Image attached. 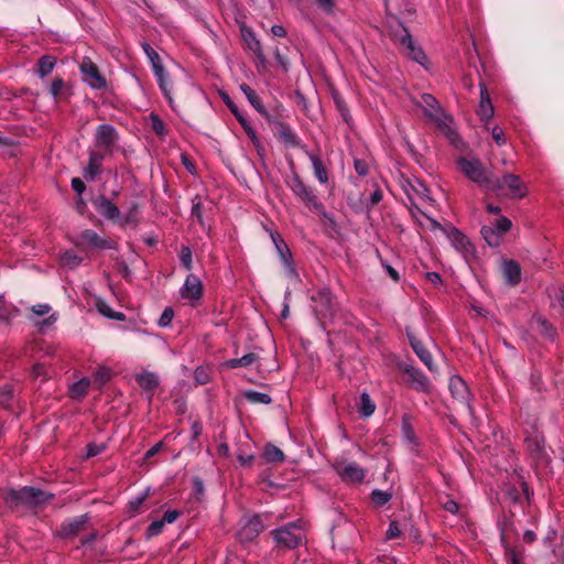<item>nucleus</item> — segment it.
Wrapping results in <instances>:
<instances>
[{
  "label": "nucleus",
  "mask_w": 564,
  "mask_h": 564,
  "mask_svg": "<svg viewBox=\"0 0 564 564\" xmlns=\"http://www.w3.org/2000/svg\"><path fill=\"white\" fill-rule=\"evenodd\" d=\"M50 94L55 100H57L62 95H64L66 98L73 95L72 87L66 85L63 78L59 77L52 80L50 86Z\"/></svg>",
  "instance_id": "473e14b6"
},
{
  "label": "nucleus",
  "mask_w": 564,
  "mask_h": 564,
  "mask_svg": "<svg viewBox=\"0 0 564 564\" xmlns=\"http://www.w3.org/2000/svg\"><path fill=\"white\" fill-rule=\"evenodd\" d=\"M321 12L335 20L337 12L336 0H319V13Z\"/></svg>",
  "instance_id": "8fccbe9b"
},
{
  "label": "nucleus",
  "mask_w": 564,
  "mask_h": 564,
  "mask_svg": "<svg viewBox=\"0 0 564 564\" xmlns=\"http://www.w3.org/2000/svg\"><path fill=\"white\" fill-rule=\"evenodd\" d=\"M354 167H355L356 173L360 176H365L368 174V164L365 160L355 159Z\"/></svg>",
  "instance_id": "338daca9"
},
{
  "label": "nucleus",
  "mask_w": 564,
  "mask_h": 564,
  "mask_svg": "<svg viewBox=\"0 0 564 564\" xmlns=\"http://www.w3.org/2000/svg\"><path fill=\"white\" fill-rule=\"evenodd\" d=\"M142 48L151 62L154 75L161 76V73L165 69L161 62V57H160L159 53L149 43H143Z\"/></svg>",
  "instance_id": "72a5a7b5"
},
{
  "label": "nucleus",
  "mask_w": 564,
  "mask_h": 564,
  "mask_svg": "<svg viewBox=\"0 0 564 564\" xmlns=\"http://www.w3.org/2000/svg\"><path fill=\"white\" fill-rule=\"evenodd\" d=\"M90 380L88 378H83L79 381L73 383L69 390L70 398H80L84 397L89 388Z\"/></svg>",
  "instance_id": "58836bf2"
},
{
  "label": "nucleus",
  "mask_w": 564,
  "mask_h": 564,
  "mask_svg": "<svg viewBox=\"0 0 564 564\" xmlns=\"http://www.w3.org/2000/svg\"><path fill=\"white\" fill-rule=\"evenodd\" d=\"M274 540L280 547L294 549L303 540L304 533L295 523L286 524L273 531Z\"/></svg>",
  "instance_id": "0eeeda50"
},
{
  "label": "nucleus",
  "mask_w": 564,
  "mask_h": 564,
  "mask_svg": "<svg viewBox=\"0 0 564 564\" xmlns=\"http://www.w3.org/2000/svg\"><path fill=\"white\" fill-rule=\"evenodd\" d=\"M321 76H323V78L328 87V90L333 97V100L336 105V108L340 112L344 121L349 123V121L351 119V117L349 115V109H348L347 105L345 104L344 99L341 98L340 94L336 90L334 85L330 83L329 78L325 74H322V69L319 68V77Z\"/></svg>",
  "instance_id": "5701e85b"
},
{
  "label": "nucleus",
  "mask_w": 564,
  "mask_h": 564,
  "mask_svg": "<svg viewBox=\"0 0 564 564\" xmlns=\"http://www.w3.org/2000/svg\"><path fill=\"white\" fill-rule=\"evenodd\" d=\"M511 226H512L511 220L509 218L502 216L496 220V223L494 225V229L498 234H505L508 230H510Z\"/></svg>",
  "instance_id": "bf43d9fd"
},
{
  "label": "nucleus",
  "mask_w": 564,
  "mask_h": 564,
  "mask_svg": "<svg viewBox=\"0 0 564 564\" xmlns=\"http://www.w3.org/2000/svg\"><path fill=\"white\" fill-rule=\"evenodd\" d=\"M264 529V524L259 514L249 518L238 532L241 542L253 541Z\"/></svg>",
  "instance_id": "dca6fc26"
},
{
  "label": "nucleus",
  "mask_w": 564,
  "mask_h": 564,
  "mask_svg": "<svg viewBox=\"0 0 564 564\" xmlns=\"http://www.w3.org/2000/svg\"><path fill=\"white\" fill-rule=\"evenodd\" d=\"M83 80L93 89H102L107 86L106 78L100 74L97 65L88 57H85L80 64Z\"/></svg>",
  "instance_id": "9b49d317"
},
{
  "label": "nucleus",
  "mask_w": 564,
  "mask_h": 564,
  "mask_svg": "<svg viewBox=\"0 0 564 564\" xmlns=\"http://www.w3.org/2000/svg\"><path fill=\"white\" fill-rule=\"evenodd\" d=\"M91 203L96 212L105 219L116 225L120 223L121 212L119 207L116 204H113L108 197H106L105 195H99L93 198Z\"/></svg>",
  "instance_id": "f8f14e48"
},
{
  "label": "nucleus",
  "mask_w": 564,
  "mask_h": 564,
  "mask_svg": "<svg viewBox=\"0 0 564 564\" xmlns=\"http://www.w3.org/2000/svg\"><path fill=\"white\" fill-rule=\"evenodd\" d=\"M319 226L323 227L325 234L328 235L333 240L338 243L341 242V227L333 215H328L326 213H323L322 216L319 215Z\"/></svg>",
  "instance_id": "4be33fe9"
},
{
  "label": "nucleus",
  "mask_w": 564,
  "mask_h": 564,
  "mask_svg": "<svg viewBox=\"0 0 564 564\" xmlns=\"http://www.w3.org/2000/svg\"><path fill=\"white\" fill-rule=\"evenodd\" d=\"M6 505L11 508L35 509L50 502L54 498V494L42 489L24 486L21 489H7L2 494Z\"/></svg>",
  "instance_id": "f03ea898"
},
{
  "label": "nucleus",
  "mask_w": 564,
  "mask_h": 564,
  "mask_svg": "<svg viewBox=\"0 0 564 564\" xmlns=\"http://www.w3.org/2000/svg\"><path fill=\"white\" fill-rule=\"evenodd\" d=\"M14 391L11 384H3L0 387V404L3 406H9L11 400L13 399Z\"/></svg>",
  "instance_id": "603ef678"
},
{
  "label": "nucleus",
  "mask_w": 564,
  "mask_h": 564,
  "mask_svg": "<svg viewBox=\"0 0 564 564\" xmlns=\"http://www.w3.org/2000/svg\"><path fill=\"white\" fill-rule=\"evenodd\" d=\"M500 529V542L505 549L506 557L510 562V564H523L520 560V551L518 547H513L507 541L506 532H507V523L499 524Z\"/></svg>",
  "instance_id": "a878e982"
},
{
  "label": "nucleus",
  "mask_w": 564,
  "mask_h": 564,
  "mask_svg": "<svg viewBox=\"0 0 564 564\" xmlns=\"http://www.w3.org/2000/svg\"><path fill=\"white\" fill-rule=\"evenodd\" d=\"M449 391L452 397L457 400L459 403H462L467 412L473 415L474 414V408L470 403L471 400V393L469 391V388L465 380H463L459 376H454L449 380Z\"/></svg>",
  "instance_id": "9d476101"
},
{
  "label": "nucleus",
  "mask_w": 564,
  "mask_h": 564,
  "mask_svg": "<svg viewBox=\"0 0 564 564\" xmlns=\"http://www.w3.org/2000/svg\"><path fill=\"white\" fill-rule=\"evenodd\" d=\"M382 199V192L381 189L377 188L369 197V199L366 203V207L369 210L371 207L379 204Z\"/></svg>",
  "instance_id": "774afa93"
},
{
  "label": "nucleus",
  "mask_w": 564,
  "mask_h": 564,
  "mask_svg": "<svg viewBox=\"0 0 564 564\" xmlns=\"http://www.w3.org/2000/svg\"><path fill=\"white\" fill-rule=\"evenodd\" d=\"M421 99V107L423 108L425 116L429 117L430 119L433 120L437 116L444 113L443 109L440 106V102L434 96L430 94H423Z\"/></svg>",
  "instance_id": "bb28decb"
},
{
  "label": "nucleus",
  "mask_w": 564,
  "mask_h": 564,
  "mask_svg": "<svg viewBox=\"0 0 564 564\" xmlns=\"http://www.w3.org/2000/svg\"><path fill=\"white\" fill-rule=\"evenodd\" d=\"M106 153L99 151H90L87 166L84 169L83 176L88 182H94L101 173L102 161Z\"/></svg>",
  "instance_id": "f3484780"
},
{
  "label": "nucleus",
  "mask_w": 564,
  "mask_h": 564,
  "mask_svg": "<svg viewBox=\"0 0 564 564\" xmlns=\"http://www.w3.org/2000/svg\"><path fill=\"white\" fill-rule=\"evenodd\" d=\"M410 210L414 217H416L417 214L423 216L426 220V224L420 221L421 225L434 231L436 238H447L452 247H468L470 245L469 239L460 230L451 224L442 225L437 223L435 219L426 216L416 204L412 203Z\"/></svg>",
  "instance_id": "7ed1b4c3"
},
{
  "label": "nucleus",
  "mask_w": 564,
  "mask_h": 564,
  "mask_svg": "<svg viewBox=\"0 0 564 564\" xmlns=\"http://www.w3.org/2000/svg\"><path fill=\"white\" fill-rule=\"evenodd\" d=\"M279 258L283 264L284 272L290 279L297 278L291 249H278Z\"/></svg>",
  "instance_id": "c756f323"
},
{
  "label": "nucleus",
  "mask_w": 564,
  "mask_h": 564,
  "mask_svg": "<svg viewBox=\"0 0 564 564\" xmlns=\"http://www.w3.org/2000/svg\"><path fill=\"white\" fill-rule=\"evenodd\" d=\"M402 434L403 437L410 443H416V435L413 426L410 423V419L408 415H404L402 419Z\"/></svg>",
  "instance_id": "3c124183"
},
{
  "label": "nucleus",
  "mask_w": 564,
  "mask_h": 564,
  "mask_svg": "<svg viewBox=\"0 0 564 564\" xmlns=\"http://www.w3.org/2000/svg\"><path fill=\"white\" fill-rule=\"evenodd\" d=\"M119 134L112 124H99L96 129V145L102 148L106 154H112L116 149V143Z\"/></svg>",
  "instance_id": "1a4fd4ad"
},
{
  "label": "nucleus",
  "mask_w": 564,
  "mask_h": 564,
  "mask_svg": "<svg viewBox=\"0 0 564 564\" xmlns=\"http://www.w3.org/2000/svg\"><path fill=\"white\" fill-rule=\"evenodd\" d=\"M155 76L158 78V83H159L160 89L162 90L164 97L167 99L170 106L175 110V108L173 106V98L171 96V91L167 88V84H166V80H165V77H166L165 70H163L161 73V76L160 75H155Z\"/></svg>",
  "instance_id": "5fc2aeb1"
},
{
  "label": "nucleus",
  "mask_w": 564,
  "mask_h": 564,
  "mask_svg": "<svg viewBox=\"0 0 564 564\" xmlns=\"http://www.w3.org/2000/svg\"><path fill=\"white\" fill-rule=\"evenodd\" d=\"M139 224V214L128 212L123 215L121 213V219L120 223H118L119 226L123 228H135Z\"/></svg>",
  "instance_id": "49530a36"
},
{
  "label": "nucleus",
  "mask_w": 564,
  "mask_h": 564,
  "mask_svg": "<svg viewBox=\"0 0 564 564\" xmlns=\"http://www.w3.org/2000/svg\"><path fill=\"white\" fill-rule=\"evenodd\" d=\"M138 384L148 392H153L160 384L159 377L153 372H143L135 378Z\"/></svg>",
  "instance_id": "2f4dec72"
},
{
  "label": "nucleus",
  "mask_w": 564,
  "mask_h": 564,
  "mask_svg": "<svg viewBox=\"0 0 564 564\" xmlns=\"http://www.w3.org/2000/svg\"><path fill=\"white\" fill-rule=\"evenodd\" d=\"M399 371L408 376L409 386L419 392H430L431 381L429 377L420 369L406 362H398Z\"/></svg>",
  "instance_id": "423d86ee"
},
{
  "label": "nucleus",
  "mask_w": 564,
  "mask_h": 564,
  "mask_svg": "<svg viewBox=\"0 0 564 564\" xmlns=\"http://www.w3.org/2000/svg\"><path fill=\"white\" fill-rule=\"evenodd\" d=\"M392 498V495L388 491L375 489L371 491V500L377 507L387 505Z\"/></svg>",
  "instance_id": "09e8293b"
},
{
  "label": "nucleus",
  "mask_w": 564,
  "mask_h": 564,
  "mask_svg": "<svg viewBox=\"0 0 564 564\" xmlns=\"http://www.w3.org/2000/svg\"><path fill=\"white\" fill-rule=\"evenodd\" d=\"M319 184H325L326 185V188L328 191V195L329 196L334 195V188H335L334 187V181L330 177L328 170L322 163L321 160H319Z\"/></svg>",
  "instance_id": "37998d69"
},
{
  "label": "nucleus",
  "mask_w": 564,
  "mask_h": 564,
  "mask_svg": "<svg viewBox=\"0 0 564 564\" xmlns=\"http://www.w3.org/2000/svg\"><path fill=\"white\" fill-rule=\"evenodd\" d=\"M203 294V284L200 280L194 275H187L183 288L181 289V295L186 300H199Z\"/></svg>",
  "instance_id": "412c9836"
},
{
  "label": "nucleus",
  "mask_w": 564,
  "mask_h": 564,
  "mask_svg": "<svg viewBox=\"0 0 564 564\" xmlns=\"http://www.w3.org/2000/svg\"><path fill=\"white\" fill-rule=\"evenodd\" d=\"M238 122L241 124V127L243 128L245 132L250 138V140L251 141H257V139H258L257 132L252 128L250 122L247 120V118L243 117L242 119L238 120Z\"/></svg>",
  "instance_id": "052dcab7"
},
{
  "label": "nucleus",
  "mask_w": 564,
  "mask_h": 564,
  "mask_svg": "<svg viewBox=\"0 0 564 564\" xmlns=\"http://www.w3.org/2000/svg\"><path fill=\"white\" fill-rule=\"evenodd\" d=\"M376 254L380 259L381 264L386 269V271L389 274V276L394 282H399L400 281V274H399L398 270L381 258L379 249H376Z\"/></svg>",
  "instance_id": "13d9d810"
},
{
  "label": "nucleus",
  "mask_w": 564,
  "mask_h": 564,
  "mask_svg": "<svg viewBox=\"0 0 564 564\" xmlns=\"http://www.w3.org/2000/svg\"><path fill=\"white\" fill-rule=\"evenodd\" d=\"M174 316V311L171 307H165L160 319L159 325L161 327H166L171 324Z\"/></svg>",
  "instance_id": "680f3d73"
},
{
  "label": "nucleus",
  "mask_w": 564,
  "mask_h": 564,
  "mask_svg": "<svg viewBox=\"0 0 564 564\" xmlns=\"http://www.w3.org/2000/svg\"><path fill=\"white\" fill-rule=\"evenodd\" d=\"M56 64V58L52 55H43L37 59L36 63V74L40 78L46 77L52 73L54 66Z\"/></svg>",
  "instance_id": "f704fd0d"
},
{
  "label": "nucleus",
  "mask_w": 564,
  "mask_h": 564,
  "mask_svg": "<svg viewBox=\"0 0 564 564\" xmlns=\"http://www.w3.org/2000/svg\"><path fill=\"white\" fill-rule=\"evenodd\" d=\"M293 193L311 209H317V198L313 191L307 187L296 173H293L289 184Z\"/></svg>",
  "instance_id": "2eb2a0df"
},
{
  "label": "nucleus",
  "mask_w": 564,
  "mask_h": 564,
  "mask_svg": "<svg viewBox=\"0 0 564 564\" xmlns=\"http://www.w3.org/2000/svg\"><path fill=\"white\" fill-rule=\"evenodd\" d=\"M96 305H97L99 313L110 319H115V321H124L126 319V315L123 313L112 311L110 308V306L104 301H98Z\"/></svg>",
  "instance_id": "4c0bfd02"
},
{
  "label": "nucleus",
  "mask_w": 564,
  "mask_h": 564,
  "mask_svg": "<svg viewBox=\"0 0 564 564\" xmlns=\"http://www.w3.org/2000/svg\"><path fill=\"white\" fill-rule=\"evenodd\" d=\"M79 239L80 240L75 243V247H105L104 241L99 238L97 232L90 229L84 230Z\"/></svg>",
  "instance_id": "7c9ffc66"
},
{
  "label": "nucleus",
  "mask_w": 564,
  "mask_h": 564,
  "mask_svg": "<svg viewBox=\"0 0 564 564\" xmlns=\"http://www.w3.org/2000/svg\"><path fill=\"white\" fill-rule=\"evenodd\" d=\"M264 457L268 462L280 463L284 460L283 452L273 444H268L264 447Z\"/></svg>",
  "instance_id": "79ce46f5"
},
{
  "label": "nucleus",
  "mask_w": 564,
  "mask_h": 564,
  "mask_svg": "<svg viewBox=\"0 0 564 564\" xmlns=\"http://www.w3.org/2000/svg\"><path fill=\"white\" fill-rule=\"evenodd\" d=\"M258 359L254 352L247 354L241 358L230 359L226 362L229 368L248 367Z\"/></svg>",
  "instance_id": "a19ab883"
},
{
  "label": "nucleus",
  "mask_w": 564,
  "mask_h": 564,
  "mask_svg": "<svg viewBox=\"0 0 564 564\" xmlns=\"http://www.w3.org/2000/svg\"><path fill=\"white\" fill-rule=\"evenodd\" d=\"M241 34L243 36V40L246 41V43L248 44L249 48L252 52L253 51L260 52V47H262V45H261L260 41L257 39L254 32L250 28L243 26L241 29Z\"/></svg>",
  "instance_id": "ea45409f"
},
{
  "label": "nucleus",
  "mask_w": 564,
  "mask_h": 564,
  "mask_svg": "<svg viewBox=\"0 0 564 564\" xmlns=\"http://www.w3.org/2000/svg\"><path fill=\"white\" fill-rule=\"evenodd\" d=\"M502 274L507 284L516 286L521 281V267L514 260H506L502 264Z\"/></svg>",
  "instance_id": "b1692460"
},
{
  "label": "nucleus",
  "mask_w": 564,
  "mask_h": 564,
  "mask_svg": "<svg viewBox=\"0 0 564 564\" xmlns=\"http://www.w3.org/2000/svg\"><path fill=\"white\" fill-rule=\"evenodd\" d=\"M492 139L498 145L506 143L505 132L499 126H495L491 131Z\"/></svg>",
  "instance_id": "69168bd1"
},
{
  "label": "nucleus",
  "mask_w": 564,
  "mask_h": 564,
  "mask_svg": "<svg viewBox=\"0 0 564 564\" xmlns=\"http://www.w3.org/2000/svg\"><path fill=\"white\" fill-rule=\"evenodd\" d=\"M386 10L391 20L397 22L398 29L392 32L393 40L399 43L406 52V55L423 65L426 55L420 46H416L410 32L399 21L398 14L403 11L411 12L405 0H384Z\"/></svg>",
  "instance_id": "f257e3e1"
},
{
  "label": "nucleus",
  "mask_w": 564,
  "mask_h": 564,
  "mask_svg": "<svg viewBox=\"0 0 564 564\" xmlns=\"http://www.w3.org/2000/svg\"><path fill=\"white\" fill-rule=\"evenodd\" d=\"M197 202H193V206H192V218L193 219H196L202 227H205V223H204V218H203V204L200 202V199H198L196 197Z\"/></svg>",
  "instance_id": "6e6d98bb"
},
{
  "label": "nucleus",
  "mask_w": 564,
  "mask_h": 564,
  "mask_svg": "<svg viewBox=\"0 0 564 564\" xmlns=\"http://www.w3.org/2000/svg\"><path fill=\"white\" fill-rule=\"evenodd\" d=\"M86 257L85 249H64L59 252L58 260L62 267L72 270L79 265Z\"/></svg>",
  "instance_id": "6ab92c4d"
},
{
  "label": "nucleus",
  "mask_w": 564,
  "mask_h": 564,
  "mask_svg": "<svg viewBox=\"0 0 564 564\" xmlns=\"http://www.w3.org/2000/svg\"><path fill=\"white\" fill-rule=\"evenodd\" d=\"M70 186L78 196H80L86 191V184L79 177H73L70 181Z\"/></svg>",
  "instance_id": "0e129e2a"
},
{
  "label": "nucleus",
  "mask_w": 564,
  "mask_h": 564,
  "mask_svg": "<svg viewBox=\"0 0 564 564\" xmlns=\"http://www.w3.org/2000/svg\"><path fill=\"white\" fill-rule=\"evenodd\" d=\"M405 333L409 339V344L415 355L420 358V360L426 366V368L430 371H435L437 369L436 365L434 364L432 354L429 351V349L423 345V343L416 338V336L413 334L412 329L410 327L405 328Z\"/></svg>",
  "instance_id": "4468645a"
},
{
  "label": "nucleus",
  "mask_w": 564,
  "mask_h": 564,
  "mask_svg": "<svg viewBox=\"0 0 564 564\" xmlns=\"http://www.w3.org/2000/svg\"><path fill=\"white\" fill-rule=\"evenodd\" d=\"M245 398L251 403L270 404L272 399L269 394L258 392L254 390H248L245 392Z\"/></svg>",
  "instance_id": "c03bdc74"
},
{
  "label": "nucleus",
  "mask_w": 564,
  "mask_h": 564,
  "mask_svg": "<svg viewBox=\"0 0 564 564\" xmlns=\"http://www.w3.org/2000/svg\"><path fill=\"white\" fill-rule=\"evenodd\" d=\"M219 96H220L221 100L226 104V106L229 108L230 112L235 116V118L237 120H240V119H242L245 117L243 113L237 107V105L232 101V99L230 98L228 93H226L224 90H220L219 91Z\"/></svg>",
  "instance_id": "de8ad7c7"
},
{
  "label": "nucleus",
  "mask_w": 564,
  "mask_h": 564,
  "mask_svg": "<svg viewBox=\"0 0 564 564\" xmlns=\"http://www.w3.org/2000/svg\"><path fill=\"white\" fill-rule=\"evenodd\" d=\"M527 451L532 460L540 466L549 464V455L544 446V438L539 435L529 436L525 438Z\"/></svg>",
  "instance_id": "ddd939ff"
},
{
  "label": "nucleus",
  "mask_w": 564,
  "mask_h": 564,
  "mask_svg": "<svg viewBox=\"0 0 564 564\" xmlns=\"http://www.w3.org/2000/svg\"><path fill=\"white\" fill-rule=\"evenodd\" d=\"M87 520L88 517L83 514L73 519L72 521L64 522L58 530V535L63 539L75 538L79 532L84 530Z\"/></svg>",
  "instance_id": "aec40b11"
},
{
  "label": "nucleus",
  "mask_w": 564,
  "mask_h": 564,
  "mask_svg": "<svg viewBox=\"0 0 564 564\" xmlns=\"http://www.w3.org/2000/svg\"><path fill=\"white\" fill-rule=\"evenodd\" d=\"M149 119L151 121V128L152 130L159 135L164 137L167 133L166 126L164 121L160 118L159 115L151 112L149 116Z\"/></svg>",
  "instance_id": "a18cd8bd"
},
{
  "label": "nucleus",
  "mask_w": 564,
  "mask_h": 564,
  "mask_svg": "<svg viewBox=\"0 0 564 564\" xmlns=\"http://www.w3.org/2000/svg\"><path fill=\"white\" fill-rule=\"evenodd\" d=\"M272 132L274 135L279 137V139L286 145V147H296L297 140L296 135L291 131L290 127L281 121L273 130Z\"/></svg>",
  "instance_id": "cd10ccee"
},
{
  "label": "nucleus",
  "mask_w": 564,
  "mask_h": 564,
  "mask_svg": "<svg viewBox=\"0 0 564 564\" xmlns=\"http://www.w3.org/2000/svg\"><path fill=\"white\" fill-rule=\"evenodd\" d=\"M240 90L245 94V96L247 97L248 101L252 105V107L257 110V111H261L262 110V101L260 99V97L257 95V93L246 83L241 84L240 85Z\"/></svg>",
  "instance_id": "c9c22d12"
},
{
  "label": "nucleus",
  "mask_w": 564,
  "mask_h": 564,
  "mask_svg": "<svg viewBox=\"0 0 564 564\" xmlns=\"http://www.w3.org/2000/svg\"><path fill=\"white\" fill-rule=\"evenodd\" d=\"M375 410H376V404L371 400L370 395L366 392L361 393L360 404H359V413L362 416L368 417L373 414Z\"/></svg>",
  "instance_id": "e433bc0d"
},
{
  "label": "nucleus",
  "mask_w": 564,
  "mask_h": 564,
  "mask_svg": "<svg viewBox=\"0 0 564 564\" xmlns=\"http://www.w3.org/2000/svg\"><path fill=\"white\" fill-rule=\"evenodd\" d=\"M492 183H497V185L494 184V188H489L490 192L500 193L508 191L507 195L512 198H522L528 193L527 186L520 176L511 173H506L502 177L494 175Z\"/></svg>",
  "instance_id": "39448f33"
},
{
  "label": "nucleus",
  "mask_w": 564,
  "mask_h": 564,
  "mask_svg": "<svg viewBox=\"0 0 564 564\" xmlns=\"http://www.w3.org/2000/svg\"><path fill=\"white\" fill-rule=\"evenodd\" d=\"M141 262V257L135 252L134 249H129L127 254H122L121 257L116 258V264L120 269L124 279L130 278L131 272L129 265H134L135 263Z\"/></svg>",
  "instance_id": "393cba45"
},
{
  "label": "nucleus",
  "mask_w": 564,
  "mask_h": 564,
  "mask_svg": "<svg viewBox=\"0 0 564 564\" xmlns=\"http://www.w3.org/2000/svg\"><path fill=\"white\" fill-rule=\"evenodd\" d=\"M110 377H111V370L109 368L102 367V368H99L94 373V382L96 384H98L99 387H101L110 380Z\"/></svg>",
  "instance_id": "864d4df0"
},
{
  "label": "nucleus",
  "mask_w": 564,
  "mask_h": 564,
  "mask_svg": "<svg viewBox=\"0 0 564 564\" xmlns=\"http://www.w3.org/2000/svg\"><path fill=\"white\" fill-rule=\"evenodd\" d=\"M479 87H480V101H479V106L477 109V115L481 121L487 123L494 117L495 109L491 104L489 91H488L486 85L481 82L479 84Z\"/></svg>",
  "instance_id": "a211bd4d"
},
{
  "label": "nucleus",
  "mask_w": 564,
  "mask_h": 564,
  "mask_svg": "<svg viewBox=\"0 0 564 564\" xmlns=\"http://www.w3.org/2000/svg\"><path fill=\"white\" fill-rule=\"evenodd\" d=\"M336 471L346 484L358 485L364 482L366 478V469L356 462L337 463Z\"/></svg>",
  "instance_id": "6e6552de"
},
{
  "label": "nucleus",
  "mask_w": 564,
  "mask_h": 564,
  "mask_svg": "<svg viewBox=\"0 0 564 564\" xmlns=\"http://www.w3.org/2000/svg\"><path fill=\"white\" fill-rule=\"evenodd\" d=\"M457 167L468 180L476 183L479 187L486 191L494 188V175L485 167L480 160H469L460 156L457 159Z\"/></svg>",
  "instance_id": "20e7f679"
},
{
  "label": "nucleus",
  "mask_w": 564,
  "mask_h": 564,
  "mask_svg": "<svg viewBox=\"0 0 564 564\" xmlns=\"http://www.w3.org/2000/svg\"><path fill=\"white\" fill-rule=\"evenodd\" d=\"M164 527V521L156 520L153 521L147 529L148 536H155L162 532V529Z\"/></svg>",
  "instance_id": "e2e57ef3"
},
{
  "label": "nucleus",
  "mask_w": 564,
  "mask_h": 564,
  "mask_svg": "<svg viewBox=\"0 0 564 564\" xmlns=\"http://www.w3.org/2000/svg\"><path fill=\"white\" fill-rule=\"evenodd\" d=\"M258 112L268 121L271 130H273L282 121L280 115L270 113L264 106H262V110Z\"/></svg>",
  "instance_id": "4d7b16f0"
},
{
  "label": "nucleus",
  "mask_w": 564,
  "mask_h": 564,
  "mask_svg": "<svg viewBox=\"0 0 564 564\" xmlns=\"http://www.w3.org/2000/svg\"><path fill=\"white\" fill-rule=\"evenodd\" d=\"M437 128L455 144L458 140V133L452 128V118L442 113L433 119Z\"/></svg>",
  "instance_id": "c85d7f7f"
}]
</instances>
